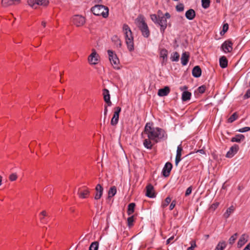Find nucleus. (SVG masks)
<instances>
[{
    "label": "nucleus",
    "mask_w": 250,
    "mask_h": 250,
    "mask_svg": "<svg viewBox=\"0 0 250 250\" xmlns=\"http://www.w3.org/2000/svg\"><path fill=\"white\" fill-rule=\"evenodd\" d=\"M145 136H146L155 143L167 138V134L164 129L154 127L150 123L146 124L144 131L142 133L143 138H145Z\"/></svg>",
    "instance_id": "1"
},
{
    "label": "nucleus",
    "mask_w": 250,
    "mask_h": 250,
    "mask_svg": "<svg viewBox=\"0 0 250 250\" xmlns=\"http://www.w3.org/2000/svg\"><path fill=\"white\" fill-rule=\"evenodd\" d=\"M93 13L96 16H102L105 18L108 15V9L103 5H96L91 8Z\"/></svg>",
    "instance_id": "2"
},
{
    "label": "nucleus",
    "mask_w": 250,
    "mask_h": 250,
    "mask_svg": "<svg viewBox=\"0 0 250 250\" xmlns=\"http://www.w3.org/2000/svg\"><path fill=\"white\" fill-rule=\"evenodd\" d=\"M138 22V26L140 30L141 31L143 36L145 38H147L150 35L149 30L147 24L143 17H140L137 19Z\"/></svg>",
    "instance_id": "3"
},
{
    "label": "nucleus",
    "mask_w": 250,
    "mask_h": 250,
    "mask_svg": "<svg viewBox=\"0 0 250 250\" xmlns=\"http://www.w3.org/2000/svg\"><path fill=\"white\" fill-rule=\"evenodd\" d=\"M107 54L108 55L110 62L113 66V68L117 70L120 69V67L119 66L120 62L116 54L111 50H107Z\"/></svg>",
    "instance_id": "4"
},
{
    "label": "nucleus",
    "mask_w": 250,
    "mask_h": 250,
    "mask_svg": "<svg viewBox=\"0 0 250 250\" xmlns=\"http://www.w3.org/2000/svg\"><path fill=\"white\" fill-rule=\"evenodd\" d=\"M100 61V56L95 49H92V53L88 57V62L91 65H96Z\"/></svg>",
    "instance_id": "5"
},
{
    "label": "nucleus",
    "mask_w": 250,
    "mask_h": 250,
    "mask_svg": "<svg viewBox=\"0 0 250 250\" xmlns=\"http://www.w3.org/2000/svg\"><path fill=\"white\" fill-rule=\"evenodd\" d=\"M125 39L128 50L130 52L134 50V38L132 34L125 36Z\"/></svg>",
    "instance_id": "6"
},
{
    "label": "nucleus",
    "mask_w": 250,
    "mask_h": 250,
    "mask_svg": "<svg viewBox=\"0 0 250 250\" xmlns=\"http://www.w3.org/2000/svg\"><path fill=\"white\" fill-rule=\"evenodd\" d=\"M73 23L77 26L83 25L85 22L84 18L81 15H75L72 18Z\"/></svg>",
    "instance_id": "7"
},
{
    "label": "nucleus",
    "mask_w": 250,
    "mask_h": 250,
    "mask_svg": "<svg viewBox=\"0 0 250 250\" xmlns=\"http://www.w3.org/2000/svg\"><path fill=\"white\" fill-rule=\"evenodd\" d=\"M114 110L113 116L111 120V125L113 126L116 125L118 123L119 114L121 111V108L117 106L114 108Z\"/></svg>",
    "instance_id": "8"
},
{
    "label": "nucleus",
    "mask_w": 250,
    "mask_h": 250,
    "mask_svg": "<svg viewBox=\"0 0 250 250\" xmlns=\"http://www.w3.org/2000/svg\"><path fill=\"white\" fill-rule=\"evenodd\" d=\"M160 26L161 32L163 33L167 27V21L165 17H159L157 23Z\"/></svg>",
    "instance_id": "9"
},
{
    "label": "nucleus",
    "mask_w": 250,
    "mask_h": 250,
    "mask_svg": "<svg viewBox=\"0 0 250 250\" xmlns=\"http://www.w3.org/2000/svg\"><path fill=\"white\" fill-rule=\"evenodd\" d=\"M232 43L231 41H226L222 44L221 48L225 53H229L232 50Z\"/></svg>",
    "instance_id": "10"
},
{
    "label": "nucleus",
    "mask_w": 250,
    "mask_h": 250,
    "mask_svg": "<svg viewBox=\"0 0 250 250\" xmlns=\"http://www.w3.org/2000/svg\"><path fill=\"white\" fill-rule=\"evenodd\" d=\"M90 190L88 188H80L78 191V194L81 198L85 199L88 197Z\"/></svg>",
    "instance_id": "11"
},
{
    "label": "nucleus",
    "mask_w": 250,
    "mask_h": 250,
    "mask_svg": "<svg viewBox=\"0 0 250 250\" xmlns=\"http://www.w3.org/2000/svg\"><path fill=\"white\" fill-rule=\"evenodd\" d=\"M96 193L94 199L96 200L100 199L103 194L104 188L100 184H98L95 188Z\"/></svg>",
    "instance_id": "12"
},
{
    "label": "nucleus",
    "mask_w": 250,
    "mask_h": 250,
    "mask_svg": "<svg viewBox=\"0 0 250 250\" xmlns=\"http://www.w3.org/2000/svg\"><path fill=\"white\" fill-rule=\"evenodd\" d=\"M172 167V165L170 163H166L162 170L163 176L166 177H168L169 175Z\"/></svg>",
    "instance_id": "13"
},
{
    "label": "nucleus",
    "mask_w": 250,
    "mask_h": 250,
    "mask_svg": "<svg viewBox=\"0 0 250 250\" xmlns=\"http://www.w3.org/2000/svg\"><path fill=\"white\" fill-rule=\"evenodd\" d=\"M239 146L237 145H234L232 146L226 154L228 158H232L238 151Z\"/></svg>",
    "instance_id": "14"
},
{
    "label": "nucleus",
    "mask_w": 250,
    "mask_h": 250,
    "mask_svg": "<svg viewBox=\"0 0 250 250\" xmlns=\"http://www.w3.org/2000/svg\"><path fill=\"white\" fill-rule=\"evenodd\" d=\"M146 196L149 198H154L155 197L154 188L152 185H148L146 187Z\"/></svg>",
    "instance_id": "15"
},
{
    "label": "nucleus",
    "mask_w": 250,
    "mask_h": 250,
    "mask_svg": "<svg viewBox=\"0 0 250 250\" xmlns=\"http://www.w3.org/2000/svg\"><path fill=\"white\" fill-rule=\"evenodd\" d=\"M143 139V145L144 147L148 149H152L154 145L152 142L153 141L149 138H147L146 136H145V138Z\"/></svg>",
    "instance_id": "16"
},
{
    "label": "nucleus",
    "mask_w": 250,
    "mask_h": 250,
    "mask_svg": "<svg viewBox=\"0 0 250 250\" xmlns=\"http://www.w3.org/2000/svg\"><path fill=\"white\" fill-rule=\"evenodd\" d=\"M248 238H249V236L247 234H242L240 236V237L238 241L237 247L238 248H241L243 246H244L245 244V243L248 241Z\"/></svg>",
    "instance_id": "17"
},
{
    "label": "nucleus",
    "mask_w": 250,
    "mask_h": 250,
    "mask_svg": "<svg viewBox=\"0 0 250 250\" xmlns=\"http://www.w3.org/2000/svg\"><path fill=\"white\" fill-rule=\"evenodd\" d=\"M183 150V148L181 145H180L178 146L177 151H176V156L175 158V165L176 166H178L179 163L181 160V155H182V151Z\"/></svg>",
    "instance_id": "18"
},
{
    "label": "nucleus",
    "mask_w": 250,
    "mask_h": 250,
    "mask_svg": "<svg viewBox=\"0 0 250 250\" xmlns=\"http://www.w3.org/2000/svg\"><path fill=\"white\" fill-rule=\"evenodd\" d=\"M104 99L105 102L107 103L108 106H111L112 104L110 101V96L109 91L107 89H104L103 90Z\"/></svg>",
    "instance_id": "19"
},
{
    "label": "nucleus",
    "mask_w": 250,
    "mask_h": 250,
    "mask_svg": "<svg viewBox=\"0 0 250 250\" xmlns=\"http://www.w3.org/2000/svg\"><path fill=\"white\" fill-rule=\"evenodd\" d=\"M160 56L163 58L162 62V65L166 64V62L167 59V51L165 49H163L160 51Z\"/></svg>",
    "instance_id": "20"
},
{
    "label": "nucleus",
    "mask_w": 250,
    "mask_h": 250,
    "mask_svg": "<svg viewBox=\"0 0 250 250\" xmlns=\"http://www.w3.org/2000/svg\"><path fill=\"white\" fill-rule=\"evenodd\" d=\"M189 55L188 53L185 52L183 53L181 58V63L183 65H186L189 60Z\"/></svg>",
    "instance_id": "21"
},
{
    "label": "nucleus",
    "mask_w": 250,
    "mask_h": 250,
    "mask_svg": "<svg viewBox=\"0 0 250 250\" xmlns=\"http://www.w3.org/2000/svg\"><path fill=\"white\" fill-rule=\"evenodd\" d=\"M170 92V89L168 86H165L164 88L160 89L158 92L159 96L163 97L167 96Z\"/></svg>",
    "instance_id": "22"
},
{
    "label": "nucleus",
    "mask_w": 250,
    "mask_h": 250,
    "mask_svg": "<svg viewBox=\"0 0 250 250\" xmlns=\"http://www.w3.org/2000/svg\"><path fill=\"white\" fill-rule=\"evenodd\" d=\"M202 70L199 66H195L192 69V75L195 78H198L201 75Z\"/></svg>",
    "instance_id": "23"
},
{
    "label": "nucleus",
    "mask_w": 250,
    "mask_h": 250,
    "mask_svg": "<svg viewBox=\"0 0 250 250\" xmlns=\"http://www.w3.org/2000/svg\"><path fill=\"white\" fill-rule=\"evenodd\" d=\"M185 16L188 20H192L195 17V12L193 9H190L186 12Z\"/></svg>",
    "instance_id": "24"
},
{
    "label": "nucleus",
    "mask_w": 250,
    "mask_h": 250,
    "mask_svg": "<svg viewBox=\"0 0 250 250\" xmlns=\"http://www.w3.org/2000/svg\"><path fill=\"white\" fill-rule=\"evenodd\" d=\"M244 139L245 136L242 134H239L232 137L231 139V141L232 142L240 143L241 142L244 141Z\"/></svg>",
    "instance_id": "25"
},
{
    "label": "nucleus",
    "mask_w": 250,
    "mask_h": 250,
    "mask_svg": "<svg viewBox=\"0 0 250 250\" xmlns=\"http://www.w3.org/2000/svg\"><path fill=\"white\" fill-rule=\"evenodd\" d=\"M112 41L117 47H121L122 46V42L118 36L114 35L112 37Z\"/></svg>",
    "instance_id": "26"
},
{
    "label": "nucleus",
    "mask_w": 250,
    "mask_h": 250,
    "mask_svg": "<svg viewBox=\"0 0 250 250\" xmlns=\"http://www.w3.org/2000/svg\"><path fill=\"white\" fill-rule=\"evenodd\" d=\"M123 32L124 36L132 34L130 28L126 24H124L123 25Z\"/></svg>",
    "instance_id": "27"
},
{
    "label": "nucleus",
    "mask_w": 250,
    "mask_h": 250,
    "mask_svg": "<svg viewBox=\"0 0 250 250\" xmlns=\"http://www.w3.org/2000/svg\"><path fill=\"white\" fill-rule=\"evenodd\" d=\"M219 63L221 67L224 68L228 65V60L226 57L222 56L219 59Z\"/></svg>",
    "instance_id": "28"
},
{
    "label": "nucleus",
    "mask_w": 250,
    "mask_h": 250,
    "mask_svg": "<svg viewBox=\"0 0 250 250\" xmlns=\"http://www.w3.org/2000/svg\"><path fill=\"white\" fill-rule=\"evenodd\" d=\"M234 210V207L233 206H230L229 208L226 212L224 213L223 216L224 218L227 219L228 218L230 215L233 212Z\"/></svg>",
    "instance_id": "29"
},
{
    "label": "nucleus",
    "mask_w": 250,
    "mask_h": 250,
    "mask_svg": "<svg viewBox=\"0 0 250 250\" xmlns=\"http://www.w3.org/2000/svg\"><path fill=\"white\" fill-rule=\"evenodd\" d=\"M191 96L190 92L188 91H184L182 93V100L183 101H187L190 100Z\"/></svg>",
    "instance_id": "30"
},
{
    "label": "nucleus",
    "mask_w": 250,
    "mask_h": 250,
    "mask_svg": "<svg viewBox=\"0 0 250 250\" xmlns=\"http://www.w3.org/2000/svg\"><path fill=\"white\" fill-rule=\"evenodd\" d=\"M117 192L116 188L115 186L111 187L108 192V198H111L114 196Z\"/></svg>",
    "instance_id": "31"
},
{
    "label": "nucleus",
    "mask_w": 250,
    "mask_h": 250,
    "mask_svg": "<svg viewBox=\"0 0 250 250\" xmlns=\"http://www.w3.org/2000/svg\"><path fill=\"white\" fill-rule=\"evenodd\" d=\"M135 207V204L134 203H131L128 205L127 208V214L128 215H130L134 212Z\"/></svg>",
    "instance_id": "32"
},
{
    "label": "nucleus",
    "mask_w": 250,
    "mask_h": 250,
    "mask_svg": "<svg viewBox=\"0 0 250 250\" xmlns=\"http://www.w3.org/2000/svg\"><path fill=\"white\" fill-rule=\"evenodd\" d=\"M226 247V244L224 241L220 242L217 244L214 250H224Z\"/></svg>",
    "instance_id": "33"
},
{
    "label": "nucleus",
    "mask_w": 250,
    "mask_h": 250,
    "mask_svg": "<svg viewBox=\"0 0 250 250\" xmlns=\"http://www.w3.org/2000/svg\"><path fill=\"white\" fill-rule=\"evenodd\" d=\"M170 59L172 62H177L179 59V55L177 52H175L171 54Z\"/></svg>",
    "instance_id": "34"
},
{
    "label": "nucleus",
    "mask_w": 250,
    "mask_h": 250,
    "mask_svg": "<svg viewBox=\"0 0 250 250\" xmlns=\"http://www.w3.org/2000/svg\"><path fill=\"white\" fill-rule=\"evenodd\" d=\"M28 4L34 9L37 8V0H28Z\"/></svg>",
    "instance_id": "35"
},
{
    "label": "nucleus",
    "mask_w": 250,
    "mask_h": 250,
    "mask_svg": "<svg viewBox=\"0 0 250 250\" xmlns=\"http://www.w3.org/2000/svg\"><path fill=\"white\" fill-rule=\"evenodd\" d=\"M49 3L48 0H37V6L41 5L43 6H46Z\"/></svg>",
    "instance_id": "36"
},
{
    "label": "nucleus",
    "mask_w": 250,
    "mask_h": 250,
    "mask_svg": "<svg viewBox=\"0 0 250 250\" xmlns=\"http://www.w3.org/2000/svg\"><path fill=\"white\" fill-rule=\"evenodd\" d=\"M98 247L99 243L98 242H92L89 247V250H98Z\"/></svg>",
    "instance_id": "37"
},
{
    "label": "nucleus",
    "mask_w": 250,
    "mask_h": 250,
    "mask_svg": "<svg viewBox=\"0 0 250 250\" xmlns=\"http://www.w3.org/2000/svg\"><path fill=\"white\" fill-rule=\"evenodd\" d=\"M202 6L205 8L207 9L209 7L210 1V0H202Z\"/></svg>",
    "instance_id": "38"
},
{
    "label": "nucleus",
    "mask_w": 250,
    "mask_h": 250,
    "mask_svg": "<svg viewBox=\"0 0 250 250\" xmlns=\"http://www.w3.org/2000/svg\"><path fill=\"white\" fill-rule=\"evenodd\" d=\"M1 3L3 6H7L14 4V0H2Z\"/></svg>",
    "instance_id": "39"
},
{
    "label": "nucleus",
    "mask_w": 250,
    "mask_h": 250,
    "mask_svg": "<svg viewBox=\"0 0 250 250\" xmlns=\"http://www.w3.org/2000/svg\"><path fill=\"white\" fill-rule=\"evenodd\" d=\"M237 118V115L236 113H234L229 119L228 122L229 123H232Z\"/></svg>",
    "instance_id": "40"
},
{
    "label": "nucleus",
    "mask_w": 250,
    "mask_h": 250,
    "mask_svg": "<svg viewBox=\"0 0 250 250\" xmlns=\"http://www.w3.org/2000/svg\"><path fill=\"white\" fill-rule=\"evenodd\" d=\"M237 236V233H236L229 238V242L230 244L232 245L234 243L235 240L236 239Z\"/></svg>",
    "instance_id": "41"
},
{
    "label": "nucleus",
    "mask_w": 250,
    "mask_h": 250,
    "mask_svg": "<svg viewBox=\"0 0 250 250\" xmlns=\"http://www.w3.org/2000/svg\"><path fill=\"white\" fill-rule=\"evenodd\" d=\"M171 202V198L169 197H167L166 198L165 202L162 204L163 208H165L168 206V205Z\"/></svg>",
    "instance_id": "42"
},
{
    "label": "nucleus",
    "mask_w": 250,
    "mask_h": 250,
    "mask_svg": "<svg viewBox=\"0 0 250 250\" xmlns=\"http://www.w3.org/2000/svg\"><path fill=\"white\" fill-rule=\"evenodd\" d=\"M134 222L133 216H131L127 218V224L129 227H131L133 226Z\"/></svg>",
    "instance_id": "43"
},
{
    "label": "nucleus",
    "mask_w": 250,
    "mask_h": 250,
    "mask_svg": "<svg viewBox=\"0 0 250 250\" xmlns=\"http://www.w3.org/2000/svg\"><path fill=\"white\" fill-rule=\"evenodd\" d=\"M17 175L14 173L10 175L9 179L11 181H15L17 180Z\"/></svg>",
    "instance_id": "44"
},
{
    "label": "nucleus",
    "mask_w": 250,
    "mask_h": 250,
    "mask_svg": "<svg viewBox=\"0 0 250 250\" xmlns=\"http://www.w3.org/2000/svg\"><path fill=\"white\" fill-rule=\"evenodd\" d=\"M176 9L178 12H182L184 9V5L182 3H180L176 6Z\"/></svg>",
    "instance_id": "45"
},
{
    "label": "nucleus",
    "mask_w": 250,
    "mask_h": 250,
    "mask_svg": "<svg viewBox=\"0 0 250 250\" xmlns=\"http://www.w3.org/2000/svg\"><path fill=\"white\" fill-rule=\"evenodd\" d=\"M190 243L191 246L188 248L187 250H193V249L196 247L195 241H191Z\"/></svg>",
    "instance_id": "46"
},
{
    "label": "nucleus",
    "mask_w": 250,
    "mask_h": 250,
    "mask_svg": "<svg viewBox=\"0 0 250 250\" xmlns=\"http://www.w3.org/2000/svg\"><path fill=\"white\" fill-rule=\"evenodd\" d=\"M150 17H151V20L155 23H157L158 21V19H159V18L157 17V15H155V14H152L150 16Z\"/></svg>",
    "instance_id": "47"
},
{
    "label": "nucleus",
    "mask_w": 250,
    "mask_h": 250,
    "mask_svg": "<svg viewBox=\"0 0 250 250\" xmlns=\"http://www.w3.org/2000/svg\"><path fill=\"white\" fill-rule=\"evenodd\" d=\"M250 130V127H244L241 128H240L238 131L240 132H245Z\"/></svg>",
    "instance_id": "48"
},
{
    "label": "nucleus",
    "mask_w": 250,
    "mask_h": 250,
    "mask_svg": "<svg viewBox=\"0 0 250 250\" xmlns=\"http://www.w3.org/2000/svg\"><path fill=\"white\" fill-rule=\"evenodd\" d=\"M206 90V86L204 85H202L201 86H199L198 88V92L200 93H203Z\"/></svg>",
    "instance_id": "49"
},
{
    "label": "nucleus",
    "mask_w": 250,
    "mask_h": 250,
    "mask_svg": "<svg viewBox=\"0 0 250 250\" xmlns=\"http://www.w3.org/2000/svg\"><path fill=\"white\" fill-rule=\"evenodd\" d=\"M191 191H192V188H191V187H188L187 189V190H186V193H185V195L186 196H188L189 195H190L191 194Z\"/></svg>",
    "instance_id": "50"
},
{
    "label": "nucleus",
    "mask_w": 250,
    "mask_h": 250,
    "mask_svg": "<svg viewBox=\"0 0 250 250\" xmlns=\"http://www.w3.org/2000/svg\"><path fill=\"white\" fill-rule=\"evenodd\" d=\"M250 97V89H248L247 91L246 94L244 96V98L245 99H248Z\"/></svg>",
    "instance_id": "51"
},
{
    "label": "nucleus",
    "mask_w": 250,
    "mask_h": 250,
    "mask_svg": "<svg viewBox=\"0 0 250 250\" xmlns=\"http://www.w3.org/2000/svg\"><path fill=\"white\" fill-rule=\"evenodd\" d=\"M175 205H176V201L174 200L171 202V203L170 205L169 209L172 210L175 207Z\"/></svg>",
    "instance_id": "52"
},
{
    "label": "nucleus",
    "mask_w": 250,
    "mask_h": 250,
    "mask_svg": "<svg viewBox=\"0 0 250 250\" xmlns=\"http://www.w3.org/2000/svg\"><path fill=\"white\" fill-rule=\"evenodd\" d=\"M174 238V236H172L170 238H169L167 240V242H166L167 244H167H169L170 243H171V242L173 240Z\"/></svg>",
    "instance_id": "53"
},
{
    "label": "nucleus",
    "mask_w": 250,
    "mask_h": 250,
    "mask_svg": "<svg viewBox=\"0 0 250 250\" xmlns=\"http://www.w3.org/2000/svg\"><path fill=\"white\" fill-rule=\"evenodd\" d=\"M219 205V203L218 202L214 203L211 205V208L214 210L218 207Z\"/></svg>",
    "instance_id": "54"
},
{
    "label": "nucleus",
    "mask_w": 250,
    "mask_h": 250,
    "mask_svg": "<svg viewBox=\"0 0 250 250\" xmlns=\"http://www.w3.org/2000/svg\"><path fill=\"white\" fill-rule=\"evenodd\" d=\"M228 28H229V26H228V24L227 23V24H225L223 26V31L224 32H226L228 29Z\"/></svg>",
    "instance_id": "55"
},
{
    "label": "nucleus",
    "mask_w": 250,
    "mask_h": 250,
    "mask_svg": "<svg viewBox=\"0 0 250 250\" xmlns=\"http://www.w3.org/2000/svg\"><path fill=\"white\" fill-rule=\"evenodd\" d=\"M243 250H250V243H249Z\"/></svg>",
    "instance_id": "56"
},
{
    "label": "nucleus",
    "mask_w": 250,
    "mask_h": 250,
    "mask_svg": "<svg viewBox=\"0 0 250 250\" xmlns=\"http://www.w3.org/2000/svg\"><path fill=\"white\" fill-rule=\"evenodd\" d=\"M164 17L166 18V19H169L170 18V15L168 13H166Z\"/></svg>",
    "instance_id": "57"
},
{
    "label": "nucleus",
    "mask_w": 250,
    "mask_h": 250,
    "mask_svg": "<svg viewBox=\"0 0 250 250\" xmlns=\"http://www.w3.org/2000/svg\"><path fill=\"white\" fill-rule=\"evenodd\" d=\"M107 111H108L107 107L106 106H105L104 109V115L105 116L106 115V114L107 113Z\"/></svg>",
    "instance_id": "58"
},
{
    "label": "nucleus",
    "mask_w": 250,
    "mask_h": 250,
    "mask_svg": "<svg viewBox=\"0 0 250 250\" xmlns=\"http://www.w3.org/2000/svg\"><path fill=\"white\" fill-rule=\"evenodd\" d=\"M42 25L44 27H45V26H46V22H45V21H42Z\"/></svg>",
    "instance_id": "59"
},
{
    "label": "nucleus",
    "mask_w": 250,
    "mask_h": 250,
    "mask_svg": "<svg viewBox=\"0 0 250 250\" xmlns=\"http://www.w3.org/2000/svg\"><path fill=\"white\" fill-rule=\"evenodd\" d=\"M41 214L42 215H43V216H46V212H45V211H42L41 213Z\"/></svg>",
    "instance_id": "60"
},
{
    "label": "nucleus",
    "mask_w": 250,
    "mask_h": 250,
    "mask_svg": "<svg viewBox=\"0 0 250 250\" xmlns=\"http://www.w3.org/2000/svg\"><path fill=\"white\" fill-rule=\"evenodd\" d=\"M21 1V0H14V3H15V2L18 3H19Z\"/></svg>",
    "instance_id": "61"
},
{
    "label": "nucleus",
    "mask_w": 250,
    "mask_h": 250,
    "mask_svg": "<svg viewBox=\"0 0 250 250\" xmlns=\"http://www.w3.org/2000/svg\"><path fill=\"white\" fill-rule=\"evenodd\" d=\"M200 153H204V150L203 149H200L198 151Z\"/></svg>",
    "instance_id": "62"
},
{
    "label": "nucleus",
    "mask_w": 250,
    "mask_h": 250,
    "mask_svg": "<svg viewBox=\"0 0 250 250\" xmlns=\"http://www.w3.org/2000/svg\"><path fill=\"white\" fill-rule=\"evenodd\" d=\"M1 181H2V177L0 175V186L1 185Z\"/></svg>",
    "instance_id": "63"
},
{
    "label": "nucleus",
    "mask_w": 250,
    "mask_h": 250,
    "mask_svg": "<svg viewBox=\"0 0 250 250\" xmlns=\"http://www.w3.org/2000/svg\"><path fill=\"white\" fill-rule=\"evenodd\" d=\"M187 88V87L186 86H184L183 88H181V89L182 90V89H186Z\"/></svg>",
    "instance_id": "64"
}]
</instances>
